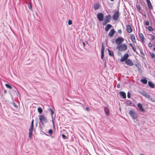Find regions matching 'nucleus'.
Wrapping results in <instances>:
<instances>
[{
  "label": "nucleus",
  "instance_id": "39448f33",
  "mask_svg": "<svg viewBox=\"0 0 155 155\" xmlns=\"http://www.w3.org/2000/svg\"><path fill=\"white\" fill-rule=\"evenodd\" d=\"M97 17L99 21H102L103 20L104 15L102 13H100L97 14Z\"/></svg>",
  "mask_w": 155,
  "mask_h": 155
},
{
  "label": "nucleus",
  "instance_id": "4c0bfd02",
  "mask_svg": "<svg viewBox=\"0 0 155 155\" xmlns=\"http://www.w3.org/2000/svg\"><path fill=\"white\" fill-rule=\"evenodd\" d=\"M117 32L120 34L121 35L122 33V30L121 29L118 30L117 31Z\"/></svg>",
  "mask_w": 155,
  "mask_h": 155
},
{
  "label": "nucleus",
  "instance_id": "9d476101",
  "mask_svg": "<svg viewBox=\"0 0 155 155\" xmlns=\"http://www.w3.org/2000/svg\"><path fill=\"white\" fill-rule=\"evenodd\" d=\"M33 127V126H31L30 128H29V137L30 138H31L32 137Z\"/></svg>",
  "mask_w": 155,
  "mask_h": 155
},
{
  "label": "nucleus",
  "instance_id": "603ef678",
  "mask_svg": "<svg viewBox=\"0 0 155 155\" xmlns=\"http://www.w3.org/2000/svg\"><path fill=\"white\" fill-rule=\"evenodd\" d=\"M153 50L155 51V47L153 48Z\"/></svg>",
  "mask_w": 155,
  "mask_h": 155
},
{
  "label": "nucleus",
  "instance_id": "58836bf2",
  "mask_svg": "<svg viewBox=\"0 0 155 155\" xmlns=\"http://www.w3.org/2000/svg\"><path fill=\"white\" fill-rule=\"evenodd\" d=\"M50 111H51V115L52 116V115L54 114V111L53 110L51 109V108H50Z\"/></svg>",
  "mask_w": 155,
  "mask_h": 155
},
{
  "label": "nucleus",
  "instance_id": "393cba45",
  "mask_svg": "<svg viewBox=\"0 0 155 155\" xmlns=\"http://www.w3.org/2000/svg\"><path fill=\"white\" fill-rule=\"evenodd\" d=\"M38 111L40 114H41L42 112V110L41 107H39L38 108Z\"/></svg>",
  "mask_w": 155,
  "mask_h": 155
},
{
  "label": "nucleus",
  "instance_id": "de8ad7c7",
  "mask_svg": "<svg viewBox=\"0 0 155 155\" xmlns=\"http://www.w3.org/2000/svg\"><path fill=\"white\" fill-rule=\"evenodd\" d=\"M7 93V91L5 89L4 90V93L5 94Z\"/></svg>",
  "mask_w": 155,
  "mask_h": 155
},
{
  "label": "nucleus",
  "instance_id": "c756f323",
  "mask_svg": "<svg viewBox=\"0 0 155 155\" xmlns=\"http://www.w3.org/2000/svg\"><path fill=\"white\" fill-rule=\"evenodd\" d=\"M28 8H29V9L30 10H31L32 9V4L31 3H30L28 5Z\"/></svg>",
  "mask_w": 155,
  "mask_h": 155
},
{
  "label": "nucleus",
  "instance_id": "37998d69",
  "mask_svg": "<svg viewBox=\"0 0 155 155\" xmlns=\"http://www.w3.org/2000/svg\"><path fill=\"white\" fill-rule=\"evenodd\" d=\"M148 46L150 47L151 48L152 47V45L151 42H149L148 45Z\"/></svg>",
  "mask_w": 155,
  "mask_h": 155
},
{
  "label": "nucleus",
  "instance_id": "a19ab883",
  "mask_svg": "<svg viewBox=\"0 0 155 155\" xmlns=\"http://www.w3.org/2000/svg\"><path fill=\"white\" fill-rule=\"evenodd\" d=\"M130 95H131V94H130V93L129 92H128L127 93V97L128 98H130Z\"/></svg>",
  "mask_w": 155,
  "mask_h": 155
},
{
  "label": "nucleus",
  "instance_id": "7c9ffc66",
  "mask_svg": "<svg viewBox=\"0 0 155 155\" xmlns=\"http://www.w3.org/2000/svg\"><path fill=\"white\" fill-rule=\"evenodd\" d=\"M62 136L63 139L64 140L68 139V137H67L64 134H62Z\"/></svg>",
  "mask_w": 155,
  "mask_h": 155
},
{
  "label": "nucleus",
  "instance_id": "9b49d317",
  "mask_svg": "<svg viewBox=\"0 0 155 155\" xmlns=\"http://www.w3.org/2000/svg\"><path fill=\"white\" fill-rule=\"evenodd\" d=\"M115 32V31H114V29H111L109 33V36L110 38L113 37Z\"/></svg>",
  "mask_w": 155,
  "mask_h": 155
},
{
  "label": "nucleus",
  "instance_id": "20e7f679",
  "mask_svg": "<svg viewBox=\"0 0 155 155\" xmlns=\"http://www.w3.org/2000/svg\"><path fill=\"white\" fill-rule=\"evenodd\" d=\"M119 17V12L118 11H116L113 16V18L114 21H117Z\"/></svg>",
  "mask_w": 155,
  "mask_h": 155
},
{
  "label": "nucleus",
  "instance_id": "aec40b11",
  "mask_svg": "<svg viewBox=\"0 0 155 155\" xmlns=\"http://www.w3.org/2000/svg\"><path fill=\"white\" fill-rule=\"evenodd\" d=\"M99 7V5L98 4H95L94 5V8L95 10H97Z\"/></svg>",
  "mask_w": 155,
  "mask_h": 155
},
{
  "label": "nucleus",
  "instance_id": "09e8293b",
  "mask_svg": "<svg viewBox=\"0 0 155 155\" xmlns=\"http://www.w3.org/2000/svg\"><path fill=\"white\" fill-rule=\"evenodd\" d=\"M120 84H118L117 85V87H118V88H119L120 87Z\"/></svg>",
  "mask_w": 155,
  "mask_h": 155
},
{
  "label": "nucleus",
  "instance_id": "e433bc0d",
  "mask_svg": "<svg viewBox=\"0 0 155 155\" xmlns=\"http://www.w3.org/2000/svg\"><path fill=\"white\" fill-rule=\"evenodd\" d=\"M72 24V21L71 20H69L68 21V24L69 25H71Z\"/></svg>",
  "mask_w": 155,
  "mask_h": 155
},
{
  "label": "nucleus",
  "instance_id": "a18cd8bd",
  "mask_svg": "<svg viewBox=\"0 0 155 155\" xmlns=\"http://www.w3.org/2000/svg\"><path fill=\"white\" fill-rule=\"evenodd\" d=\"M86 110L88 111H90V109L89 107H87L86 108Z\"/></svg>",
  "mask_w": 155,
  "mask_h": 155
},
{
  "label": "nucleus",
  "instance_id": "f03ea898",
  "mask_svg": "<svg viewBox=\"0 0 155 155\" xmlns=\"http://www.w3.org/2000/svg\"><path fill=\"white\" fill-rule=\"evenodd\" d=\"M129 114L132 118L134 120V122H137V114L132 110H130Z\"/></svg>",
  "mask_w": 155,
  "mask_h": 155
},
{
  "label": "nucleus",
  "instance_id": "3c124183",
  "mask_svg": "<svg viewBox=\"0 0 155 155\" xmlns=\"http://www.w3.org/2000/svg\"><path fill=\"white\" fill-rule=\"evenodd\" d=\"M83 44L84 46H85V44L83 42Z\"/></svg>",
  "mask_w": 155,
  "mask_h": 155
},
{
  "label": "nucleus",
  "instance_id": "b1692460",
  "mask_svg": "<svg viewBox=\"0 0 155 155\" xmlns=\"http://www.w3.org/2000/svg\"><path fill=\"white\" fill-rule=\"evenodd\" d=\"M140 81L142 83L144 84H147V80L146 79H141Z\"/></svg>",
  "mask_w": 155,
  "mask_h": 155
},
{
  "label": "nucleus",
  "instance_id": "8fccbe9b",
  "mask_svg": "<svg viewBox=\"0 0 155 155\" xmlns=\"http://www.w3.org/2000/svg\"><path fill=\"white\" fill-rule=\"evenodd\" d=\"M129 45L132 48V47H133L132 44L131 43H130Z\"/></svg>",
  "mask_w": 155,
  "mask_h": 155
},
{
  "label": "nucleus",
  "instance_id": "f3484780",
  "mask_svg": "<svg viewBox=\"0 0 155 155\" xmlns=\"http://www.w3.org/2000/svg\"><path fill=\"white\" fill-rule=\"evenodd\" d=\"M110 18L111 16L110 15H106L105 16L104 20L109 22L110 21Z\"/></svg>",
  "mask_w": 155,
  "mask_h": 155
},
{
  "label": "nucleus",
  "instance_id": "c9c22d12",
  "mask_svg": "<svg viewBox=\"0 0 155 155\" xmlns=\"http://www.w3.org/2000/svg\"><path fill=\"white\" fill-rule=\"evenodd\" d=\"M144 24L147 26H148L149 25V22L148 21H147L145 22Z\"/></svg>",
  "mask_w": 155,
  "mask_h": 155
},
{
  "label": "nucleus",
  "instance_id": "a211bd4d",
  "mask_svg": "<svg viewBox=\"0 0 155 155\" xmlns=\"http://www.w3.org/2000/svg\"><path fill=\"white\" fill-rule=\"evenodd\" d=\"M120 96L122 97L124 99L126 98V94L123 91H121L119 92Z\"/></svg>",
  "mask_w": 155,
  "mask_h": 155
},
{
  "label": "nucleus",
  "instance_id": "2eb2a0df",
  "mask_svg": "<svg viewBox=\"0 0 155 155\" xmlns=\"http://www.w3.org/2000/svg\"><path fill=\"white\" fill-rule=\"evenodd\" d=\"M137 106L140 111L141 112H144V110L143 108L142 105L141 104L139 103L137 104Z\"/></svg>",
  "mask_w": 155,
  "mask_h": 155
},
{
  "label": "nucleus",
  "instance_id": "72a5a7b5",
  "mask_svg": "<svg viewBox=\"0 0 155 155\" xmlns=\"http://www.w3.org/2000/svg\"><path fill=\"white\" fill-rule=\"evenodd\" d=\"M53 132V130L52 129H50L48 131V133L50 134H51Z\"/></svg>",
  "mask_w": 155,
  "mask_h": 155
},
{
  "label": "nucleus",
  "instance_id": "7ed1b4c3",
  "mask_svg": "<svg viewBox=\"0 0 155 155\" xmlns=\"http://www.w3.org/2000/svg\"><path fill=\"white\" fill-rule=\"evenodd\" d=\"M39 118L40 120V122L42 124H43L44 123H47L48 122V120L47 118L43 115H39Z\"/></svg>",
  "mask_w": 155,
  "mask_h": 155
},
{
  "label": "nucleus",
  "instance_id": "bb28decb",
  "mask_svg": "<svg viewBox=\"0 0 155 155\" xmlns=\"http://www.w3.org/2000/svg\"><path fill=\"white\" fill-rule=\"evenodd\" d=\"M104 49H105L104 47L102 44V48L101 49V53H104Z\"/></svg>",
  "mask_w": 155,
  "mask_h": 155
},
{
  "label": "nucleus",
  "instance_id": "c85d7f7f",
  "mask_svg": "<svg viewBox=\"0 0 155 155\" xmlns=\"http://www.w3.org/2000/svg\"><path fill=\"white\" fill-rule=\"evenodd\" d=\"M5 85L6 87H7L8 88H9L10 89H12V87L11 86L9 85L8 84H5Z\"/></svg>",
  "mask_w": 155,
  "mask_h": 155
},
{
  "label": "nucleus",
  "instance_id": "a878e982",
  "mask_svg": "<svg viewBox=\"0 0 155 155\" xmlns=\"http://www.w3.org/2000/svg\"><path fill=\"white\" fill-rule=\"evenodd\" d=\"M148 29L150 31H153V29L152 27L149 26L147 27Z\"/></svg>",
  "mask_w": 155,
  "mask_h": 155
},
{
  "label": "nucleus",
  "instance_id": "f8f14e48",
  "mask_svg": "<svg viewBox=\"0 0 155 155\" xmlns=\"http://www.w3.org/2000/svg\"><path fill=\"white\" fill-rule=\"evenodd\" d=\"M130 38L132 41L134 43H136V41L134 35L133 34L130 35Z\"/></svg>",
  "mask_w": 155,
  "mask_h": 155
},
{
  "label": "nucleus",
  "instance_id": "5701e85b",
  "mask_svg": "<svg viewBox=\"0 0 155 155\" xmlns=\"http://www.w3.org/2000/svg\"><path fill=\"white\" fill-rule=\"evenodd\" d=\"M104 110L105 113L106 115H107L109 114V110L108 109L107 107L104 108Z\"/></svg>",
  "mask_w": 155,
  "mask_h": 155
},
{
  "label": "nucleus",
  "instance_id": "4be33fe9",
  "mask_svg": "<svg viewBox=\"0 0 155 155\" xmlns=\"http://www.w3.org/2000/svg\"><path fill=\"white\" fill-rule=\"evenodd\" d=\"M107 50L108 51V53H109V54L111 56L113 57L114 56V53L113 51H111L110 49L107 48Z\"/></svg>",
  "mask_w": 155,
  "mask_h": 155
},
{
  "label": "nucleus",
  "instance_id": "c03bdc74",
  "mask_svg": "<svg viewBox=\"0 0 155 155\" xmlns=\"http://www.w3.org/2000/svg\"><path fill=\"white\" fill-rule=\"evenodd\" d=\"M132 48L134 52H136V49L135 47H132Z\"/></svg>",
  "mask_w": 155,
  "mask_h": 155
},
{
  "label": "nucleus",
  "instance_id": "2f4dec72",
  "mask_svg": "<svg viewBox=\"0 0 155 155\" xmlns=\"http://www.w3.org/2000/svg\"><path fill=\"white\" fill-rule=\"evenodd\" d=\"M150 55L151 56L152 58H154L155 57V54H154L153 52L150 53Z\"/></svg>",
  "mask_w": 155,
  "mask_h": 155
},
{
  "label": "nucleus",
  "instance_id": "423d86ee",
  "mask_svg": "<svg viewBox=\"0 0 155 155\" xmlns=\"http://www.w3.org/2000/svg\"><path fill=\"white\" fill-rule=\"evenodd\" d=\"M124 41V39L122 38L118 37L115 41V42L117 45H120V44L122 43Z\"/></svg>",
  "mask_w": 155,
  "mask_h": 155
},
{
  "label": "nucleus",
  "instance_id": "1a4fd4ad",
  "mask_svg": "<svg viewBox=\"0 0 155 155\" xmlns=\"http://www.w3.org/2000/svg\"><path fill=\"white\" fill-rule=\"evenodd\" d=\"M129 55L128 54H125L124 56L121 58L120 61L123 62L124 61H125L126 60L128 59L127 58L129 57Z\"/></svg>",
  "mask_w": 155,
  "mask_h": 155
},
{
  "label": "nucleus",
  "instance_id": "ddd939ff",
  "mask_svg": "<svg viewBox=\"0 0 155 155\" xmlns=\"http://www.w3.org/2000/svg\"><path fill=\"white\" fill-rule=\"evenodd\" d=\"M126 29L127 32L129 33H131L132 31L131 27L129 25H126Z\"/></svg>",
  "mask_w": 155,
  "mask_h": 155
},
{
  "label": "nucleus",
  "instance_id": "49530a36",
  "mask_svg": "<svg viewBox=\"0 0 155 155\" xmlns=\"http://www.w3.org/2000/svg\"><path fill=\"white\" fill-rule=\"evenodd\" d=\"M13 105L15 107H18L17 105H16L15 103H13Z\"/></svg>",
  "mask_w": 155,
  "mask_h": 155
},
{
  "label": "nucleus",
  "instance_id": "6e6552de",
  "mask_svg": "<svg viewBox=\"0 0 155 155\" xmlns=\"http://www.w3.org/2000/svg\"><path fill=\"white\" fill-rule=\"evenodd\" d=\"M125 63L127 65L130 66H132L134 65V64L132 61L129 59L126 60Z\"/></svg>",
  "mask_w": 155,
  "mask_h": 155
},
{
  "label": "nucleus",
  "instance_id": "f704fd0d",
  "mask_svg": "<svg viewBox=\"0 0 155 155\" xmlns=\"http://www.w3.org/2000/svg\"><path fill=\"white\" fill-rule=\"evenodd\" d=\"M108 23V22H107V21H106V20H104V21L103 22V25H105L106 24Z\"/></svg>",
  "mask_w": 155,
  "mask_h": 155
},
{
  "label": "nucleus",
  "instance_id": "ea45409f",
  "mask_svg": "<svg viewBox=\"0 0 155 155\" xmlns=\"http://www.w3.org/2000/svg\"><path fill=\"white\" fill-rule=\"evenodd\" d=\"M34 120H32L31 123V126H33L34 127Z\"/></svg>",
  "mask_w": 155,
  "mask_h": 155
},
{
  "label": "nucleus",
  "instance_id": "cd10ccee",
  "mask_svg": "<svg viewBox=\"0 0 155 155\" xmlns=\"http://www.w3.org/2000/svg\"><path fill=\"white\" fill-rule=\"evenodd\" d=\"M131 104V101L129 100L127 101L126 103V104L128 105H130Z\"/></svg>",
  "mask_w": 155,
  "mask_h": 155
},
{
  "label": "nucleus",
  "instance_id": "5fc2aeb1",
  "mask_svg": "<svg viewBox=\"0 0 155 155\" xmlns=\"http://www.w3.org/2000/svg\"><path fill=\"white\" fill-rule=\"evenodd\" d=\"M140 155H143V154H140Z\"/></svg>",
  "mask_w": 155,
  "mask_h": 155
},
{
  "label": "nucleus",
  "instance_id": "864d4df0",
  "mask_svg": "<svg viewBox=\"0 0 155 155\" xmlns=\"http://www.w3.org/2000/svg\"><path fill=\"white\" fill-rule=\"evenodd\" d=\"M111 1H113L114 0H110Z\"/></svg>",
  "mask_w": 155,
  "mask_h": 155
},
{
  "label": "nucleus",
  "instance_id": "6ab92c4d",
  "mask_svg": "<svg viewBox=\"0 0 155 155\" xmlns=\"http://www.w3.org/2000/svg\"><path fill=\"white\" fill-rule=\"evenodd\" d=\"M148 84L149 86L152 88H154L155 87L154 84L150 81H149L148 82Z\"/></svg>",
  "mask_w": 155,
  "mask_h": 155
},
{
  "label": "nucleus",
  "instance_id": "f257e3e1",
  "mask_svg": "<svg viewBox=\"0 0 155 155\" xmlns=\"http://www.w3.org/2000/svg\"><path fill=\"white\" fill-rule=\"evenodd\" d=\"M116 48L120 51H124L127 49V46L125 44H121L119 45H117L116 46Z\"/></svg>",
  "mask_w": 155,
  "mask_h": 155
},
{
  "label": "nucleus",
  "instance_id": "4468645a",
  "mask_svg": "<svg viewBox=\"0 0 155 155\" xmlns=\"http://www.w3.org/2000/svg\"><path fill=\"white\" fill-rule=\"evenodd\" d=\"M111 27L112 25H111L110 24H107L105 28V31H108Z\"/></svg>",
  "mask_w": 155,
  "mask_h": 155
},
{
  "label": "nucleus",
  "instance_id": "412c9836",
  "mask_svg": "<svg viewBox=\"0 0 155 155\" xmlns=\"http://www.w3.org/2000/svg\"><path fill=\"white\" fill-rule=\"evenodd\" d=\"M139 36L140 40L142 41H144V37L143 34L142 33H140Z\"/></svg>",
  "mask_w": 155,
  "mask_h": 155
},
{
  "label": "nucleus",
  "instance_id": "dca6fc26",
  "mask_svg": "<svg viewBox=\"0 0 155 155\" xmlns=\"http://www.w3.org/2000/svg\"><path fill=\"white\" fill-rule=\"evenodd\" d=\"M146 1L149 8L150 9H153V8L150 1V0H146Z\"/></svg>",
  "mask_w": 155,
  "mask_h": 155
},
{
  "label": "nucleus",
  "instance_id": "473e14b6",
  "mask_svg": "<svg viewBox=\"0 0 155 155\" xmlns=\"http://www.w3.org/2000/svg\"><path fill=\"white\" fill-rule=\"evenodd\" d=\"M155 37L154 35H151V38H150V39H152V40H154L155 39Z\"/></svg>",
  "mask_w": 155,
  "mask_h": 155
},
{
  "label": "nucleus",
  "instance_id": "79ce46f5",
  "mask_svg": "<svg viewBox=\"0 0 155 155\" xmlns=\"http://www.w3.org/2000/svg\"><path fill=\"white\" fill-rule=\"evenodd\" d=\"M104 57V53H101V58L102 59Z\"/></svg>",
  "mask_w": 155,
  "mask_h": 155
},
{
  "label": "nucleus",
  "instance_id": "0eeeda50",
  "mask_svg": "<svg viewBox=\"0 0 155 155\" xmlns=\"http://www.w3.org/2000/svg\"><path fill=\"white\" fill-rule=\"evenodd\" d=\"M141 94L143 96H145L147 98L149 99L152 100V98L150 96L149 94L147 93L146 92H143L142 93H141Z\"/></svg>",
  "mask_w": 155,
  "mask_h": 155
}]
</instances>
